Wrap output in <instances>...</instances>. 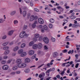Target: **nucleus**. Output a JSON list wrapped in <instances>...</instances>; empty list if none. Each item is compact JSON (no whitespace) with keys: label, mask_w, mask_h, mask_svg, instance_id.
I'll return each instance as SVG.
<instances>
[{"label":"nucleus","mask_w":80,"mask_h":80,"mask_svg":"<svg viewBox=\"0 0 80 80\" xmlns=\"http://www.w3.org/2000/svg\"><path fill=\"white\" fill-rule=\"evenodd\" d=\"M28 34L25 33V32L22 31V32H21L19 34V37L21 38H23L24 37H28Z\"/></svg>","instance_id":"1"},{"label":"nucleus","mask_w":80,"mask_h":80,"mask_svg":"<svg viewBox=\"0 0 80 80\" xmlns=\"http://www.w3.org/2000/svg\"><path fill=\"white\" fill-rule=\"evenodd\" d=\"M74 24H72V27L73 28H77L80 26L79 23H77V21H74Z\"/></svg>","instance_id":"2"},{"label":"nucleus","mask_w":80,"mask_h":80,"mask_svg":"<svg viewBox=\"0 0 80 80\" xmlns=\"http://www.w3.org/2000/svg\"><path fill=\"white\" fill-rule=\"evenodd\" d=\"M26 65L25 63H21L18 64V67L19 68H23L26 67Z\"/></svg>","instance_id":"3"},{"label":"nucleus","mask_w":80,"mask_h":80,"mask_svg":"<svg viewBox=\"0 0 80 80\" xmlns=\"http://www.w3.org/2000/svg\"><path fill=\"white\" fill-rule=\"evenodd\" d=\"M22 9L23 10H26L27 9V7L22 6L21 8H19V11L21 14H22Z\"/></svg>","instance_id":"4"},{"label":"nucleus","mask_w":80,"mask_h":80,"mask_svg":"<svg viewBox=\"0 0 80 80\" xmlns=\"http://www.w3.org/2000/svg\"><path fill=\"white\" fill-rule=\"evenodd\" d=\"M43 40L44 42L45 43H48L49 41H48V38L47 37H45L43 38Z\"/></svg>","instance_id":"5"},{"label":"nucleus","mask_w":80,"mask_h":80,"mask_svg":"<svg viewBox=\"0 0 80 80\" xmlns=\"http://www.w3.org/2000/svg\"><path fill=\"white\" fill-rule=\"evenodd\" d=\"M38 22L40 24H43L44 23L43 20L42 18H39L38 19Z\"/></svg>","instance_id":"6"},{"label":"nucleus","mask_w":80,"mask_h":80,"mask_svg":"<svg viewBox=\"0 0 80 80\" xmlns=\"http://www.w3.org/2000/svg\"><path fill=\"white\" fill-rule=\"evenodd\" d=\"M14 32V31L13 30H10L8 32V35L9 36H11V35H12Z\"/></svg>","instance_id":"7"},{"label":"nucleus","mask_w":80,"mask_h":80,"mask_svg":"<svg viewBox=\"0 0 80 80\" xmlns=\"http://www.w3.org/2000/svg\"><path fill=\"white\" fill-rule=\"evenodd\" d=\"M8 66L7 65H4L2 67V69L3 70H8Z\"/></svg>","instance_id":"8"},{"label":"nucleus","mask_w":80,"mask_h":80,"mask_svg":"<svg viewBox=\"0 0 80 80\" xmlns=\"http://www.w3.org/2000/svg\"><path fill=\"white\" fill-rule=\"evenodd\" d=\"M34 19H35V17L33 15H32L30 17V22H33L34 20Z\"/></svg>","instance_id":"9"},{"label":"nucleus","mask_w":80,"mask_h":80,"mask_svg":"<svg viewBox=\"0 0 80 80\" xmlns=\"http://www.w3.org/2000/svg\"><path fill=\"white\" fill-rule=\"evenodd\" d=\"M53 61H54V60H52L51 61L50 63H48L47 64V67H50V65H53V63L52 62H53Z\"/></svg>","instance_id":"10"},{"label":"nucleus","mask_w":80,"mask_h":80,"mask_svg":"<svg viewBox=\"0 0 80 80\" xmlns=\"http://www.w3.org/2000/svg\"><path fill=\"white\" fill-rule=\"evenodd\" d=\"M34 51L32 50H31L29 51V55H32L34 54Z\"/></svg>","instance_id":"11"},{"label":"nucleus","mask_w":80,"mask_h":80,"mask_svg":"<svg viewBox=\"0 0 80 80\" xmlns=\"http://www.w3.org/2000/svg\"><path fill=\"white\" fill-rule=\"evenodd\" d=\"M10 53V50H6L4 51V54L5 55H8Z\"/></svg>","instance_id":"12"},{"label":"nucleus","mask_w":80,"mask_h":80,"mask_svg":"<svg viewBox=\"0 0 80 80\" xmlns=\"http://www.w3.org/2000/svg\"><path fill=\"white\" fill-rule=\"evenodd\" d=\"M25 63H29L30 62V59L28 58H27L25 59Z\"/></svg>","instance_id":"13"},{"label":"nucleus","mask_w":80,"mask_h":80,"mask_svg":"<svg viewBox=\"0 0 80 80\" xmlns=\"http://www.w3.org/2000/svg\"><path fill=\"white\" fill-rule=\"evenodd\" d=\"M57 8L58 9H59L60 11H61V12H63L64 10L63 8L60 6H58Z\"/></svg>","instance_id":"14"},{"label":"nucleus","mask_w":80,"mask_h":80,"mask_svg":"<svg viewBox=\"0 0 80 80\" xmlns=\"http://www.w3.org/2000/svg\"><path fill=\"white\" fill-rule=\"evenodd\" d=\"M37 45L38 48H39V49H40V48H42V43H39Z\"/></svg>","instance_id":"15"},{"label":"nucleus","mask_w":80,"mask_h":80,"mask_svg":"<svg viewBox=\"0 0 80 80\" xmlns=\"http://www.w3.org/2000/svg\"><path fill=\"white\" fill-rule=\"evenodd\" d=\"M5 21V20L2 18H0V23H3Z\"/></svg>","instance_id":"16"},{"label":"nucleus","mask_w":80,"mask_h":80,"mask_svg":"<svg viewBox=\"0 0 80 80\" xmlns=\"http://www.w3.org/2000/svg\"><path fill=\"white\" fill-rule=\"evenodd\" d=\"M17 63H18V64H20V63H21L22 60L20 59H18L17 60Z\"/></svg>","instance_id":"17"},{"label":"nucleus","mask_w":80,"mask_h":80,"mask_svg":"<svg viewBox=\"0 0 80 80\" xmlns=\"http://www.w3.org/2000/svg\"><path fill=\"white\" fill-rule=\"evenodd\" d=\"M26 55H27V53H26V52H23L22 53H21V57H25V56H26Z\"/></svg>","instance_id":"18"},{"label":"nucleus","mask_w":80,"mask_h":80,"mask_svg":"<svg viewBox=\"0 0 80 80\" xmlns=\"http://www.w3.org/2000/svg\"><path fill=\"white\" fill-rule=\"evenodd\" d=\"M32 48L33 49H37L38 48L37 44H34L32 46Z\"/></svg>","instance_id":"19"},{"label":"nucleus","mask_w":80,"mask_h":80,"mask_svg":"<svg viewBox=\"0 0 80 80\" xmlns=\"http://www.w3.org/2000/svg\"><path fill=\"white\" fill-rule=\"evenodd\" d=\"M24 72L25 73H28L30 72V69L27 68L24 70Z\"/></svg>","instance_id":"20"},{"label":"nucleus","mask_w":80,"mask_h":80,"mask_svg":"<svg viewBox=\"0 0 80 80\" xmlns=\"http://www.w3.org/2000/svg\"><path fill=\"white\" fill-rule=\"evenodd\" d=\"M57 55H58V52H55L53 53V57H57Z\"/></svg>","instance_id":"21"},{"label":"nucleus","mask_w":80,"mask_h":80,"mask_svg":"<svg viewBox=\"0 0 80 80\" xmlns=\"http://www.w3.org/2000/svg\"><path fill=\"white\" fill-rule=\"evenodd\" d=\"M8 44V42H4L2 44V46H3L4 47L5 46H6V45H7Z\"/></svg>","instance_id":"22"},{"label":"nucleus","mask_w":80,"mask_h":80,"mask_svg":"<svg viewBox=\"0 0 80 80\" xmlns=\"http://www.w3.org/2000/svg\"><path fill=\"white\" fill-rule=\"evenodd\" d=\"M16 13V11H12L11 13V15H14Z\"/></svg>","instance_id":"23"},{"label":"nucleus","mask_w":80,"mask_h":80,"mask_svg":"<svg viewBox=\"0 0 80 80\" xmlns=\"http://www.w3.org/2000/svg\"><path fill=\"white\" fill-rule=\"evenodd\" d=\"M18 50V46L14 48L13 49V51L14 52H16L17 50Z\"/></svg>","instance_id":"24"},{"label":"nucleus","mask_w":80,"mask_h":80,"mask_svg":"<svg viewBox=\"0 0 80 80\" xmlns=\"http://www.w3.org/2000/svg\"><path fill=\"white\" fill-rule=\"evenodd\" d=\"M22 14L23 17H25V16H26V15H27V12L26 11H24L22 12Z\"/></svg>","instance_id":"25"},{"label":"nucleus","mask_w":80,"mask_h":80,"mask_svg":"<svg viewBox=\"0 0 80 80\" xmlns=\"http://www.w3.org/2000/svg\"><path fill=\"white\" fill-rule=\"evenodd\" d=\"M43 28L45 30H48V28L46 25H44L43 26Z\"/></svg>","instance_id":"26"},{"label":"nucleus","mask_w":80,"mask_h":80,"mask_svg":"<svg viewBox=\"0 0 80 80\" xmlns=\"http://www.w3.org/2000/svg\"><path fill=\"white\" fill-rule=\"evenodd\" d=\"M50 22L51 23H54L55 21L54 20V19L53 18H51L50 19Z\"/></svg>","instance_id":"27"},{"label":"nucleus","mask_w":80,"mask_h":80,"mask_svg":"<svg viewBox=\"0 0 80 80\" xmlns=\"http://www.w3.org/2000/svg\"><path fill=\"white\" fill-rule=\"evenodd\" d=\"M23 52V50L20 49L18 51V53L20 54L21 53H22Z\"/></svg>","instance_id":"28"},{"label":"nucleus","mask_w":80,"mask_h":80,"mask_svg":"<svg viewBox=\"0 0 80 80\" xmlns=\"http://www.w3.org/2000/svg\"><path fill=\"white\" fill-rule=\"evenodd\" d=\"M51 41L52 42H55V38H51Z\"/></svg>","instance_id":"29"},{"label":"nucleus","mask_w":80,"mask_h":80,"mask_svg":"<svg viewBox=\"0 0 80 80\" xmlns=\"http://www.w3.org/2000/svg\"><path fill=\"white\" fill-rule=\"evenodd\" d=\"M18 22V21L17 20H14L13 21V23L14 25H17Z\"/></svg>","instance_id":"30"},{"label":"nucleus","mask_w":80,"mask_h":80,"mask_svg":"<svg viewBox=\"0 0 80 80\" xmlns=\"http://www.w3.org/2000/svg\"><path fill=\"white\" fill-rule=\"evenodd\" d=\"M75 16H69V18H70L71 19H75Z\"/></svg>","instance_id":"31"},{"label":"nucleus","mask_w":80,"mask_h":80,"mask_svg":"<svg viewBox=\"0 0 80 80\" xmlns=\"http://www.w3.org/2000/svg\"><path fill=\"white\" fill-rule=\"evenodd\" d=\"M36 56H37V54H34L33 56L31 57V59H35V58H36Z\"/></svg>","instance_id":"32"},{"label":"nucleus","mask_w":80,"mask_h":80,"mask_svg":"<svg viewBox=\"0 0 80 80\" xmlns=\"http://www.w3.org/2000/svg\"><path fill=\"white\" fill-rule=\"evenodd\" d=\"M17 68H18V67L17 66H14L12 68V69L14 70H16Z\"/></svg>","instance_id":"33"},{"label":"nucleus","mask_w":80,"mask_h":80,"mask_svg":"<svg viewBox=\"0 0 80 80\" xmlns=\"http://www.w3.org/2000/svg\"><path fill=\"white\" fill-rule=\"evenodd\" d=\"M7 36L6 35H4L2 37V40H5V39H6L7 38Z\"/></svg>","instance_id":"34"},{"label":"nucleus","mask_w":80,"mask_h":80,"mask_svg":"<svg viewBox=\"0 0 80 80\" xmlns=\"http://www.w3.org/2000/svg\"><path fill=\"white\" fill-rule=\"evenodd\" d=\"M35 38H38L39 37H40V35H39V34H36L35 35Z\"/></svg>","instance_id":"35"},{"label":"nucleus","mask_w":80,"mask_h":80,"mask_svg":"<svg viewBox=\"0 0 80 80\" xmlns=\"http://www.w3.org/2000/svg\"><path fill=\"white\" fill-rule=\"evenodd\" d=\"M33 44H34V42H31L29 43V46H32Z\"/></svg>","instance_id":"36"},{"label":"nucleus","mask_w":80,"mask_h":80,"mask_svg":"<svg viewBox=\"0 0 80 80\" xmlns=\"http://www.w3.org/2000/svg\"><path fill=\"white\" fill-rule=\"evenodd\" d=\"M43 40V37L42 36H41L39 37V41H41Z\"/></svg>","instance_id":"37"},{"label":"nucleus","mask_w":80,"mask_h":80,"mask_svg":"<svg viewBox=\"0 0 80 80\" xmlns=\"http://www.w3.org/2000/svg\"><path fill=\"white\" fill-rule=\"evenodd\" d=\"M25 43H22L21 46V48H23L24 47H25Z\"/></svg>","instance_id":"38"},{"label":"nucleus","mask_w":80,"mask_h":80,"mask_svg":"<svg viewBox=\"0 0 80 80\" xmlns=\"http://www.w3.org/2000/svg\"><path fill=\"white\" fill-rule=\"evenodd\" d=\"M73 11L75 12H80V10H79L77 9H74L73 10Z\"/></svg>","instance_id":"39"},{"label":"nucleus","mask_w":80,"mask_h":80,"mask_svg":"<svg viewBox=\"0 0 80 80\" xmlns=\"http://www.w3.org/2000/svg\"><path fill=\"white\" fill-rule=\"evenodd\" d=\"M12 60L10 59L8 61H7V63H10L11 62H12Z\"/></svg>","instance_id":"40"},{"label":"nucleus","mask_w":80,"mask_h":80,"mask_svg":"<svg viewBox=\"0 0 80 80\" xmlns=\"http://www.w3.org/2000/svg\"><path fill=\"white\" fill-rule=\"evenodd\" d=\"M27 28V25H24L23 27V30H26Z\"/></svg>","instance_id":"41"},{"label":"nucleus","mask_w":80,"mask_h":80,"mask_svg":"<svg viewBox=\"0 0 80 80\" xmlns=\"http://www.w3.org/2000/svg\"><path fill=\"white\" fill-rule=\"evenodd\" d=\"M33 40L34 42H37V38H34L33 39Z\"/></svg>","instance_id":"42"},{"label":"nucleus","mask_w":80,"mask_h":80,"mask_svg":"<svg viewBox=\"0 0 80 80\" xmlns=\"http://www.w3.org/2000/svg\"><path fill=\"white\" fill-rule=\"evenodd\" d=\"M44 50H48V47L47 46H45L44 47Z\"/></svg>","instance_id":"43"},{"label":"nucleus","mask_w":80,"mask_h":80,"mask_svg":"<svg viewBox=\"0 0 80 80\" xmlns=\"http://www.w3.org/2000/svg\"><path fill=\"white\" fill-rule=\"evenodd\" d=\"M24 1L27 3H30V0H24Z\"/></svg>","instance_id":"44"},{"label":"nucleus","mask_w":80,"mask_h":80,"mask_svg":"<svg viewBox=\"0 0 80 80\" xmlns=\"http://www.w3.org/2000/svg\"><path fill=\"white\" fill-rule=\"evenodd\" d=\"M9 48L8 47H5L3 48V49L4 50H7Z\"/></svg>","instance_id":"45"},{"label":"nucleus","mask_w":80,"mask_h":80,"mask_svg":"<svg viewBox=\"0 0 80 80\" xmlns=\"http://www.w3.org/2000/svg\"><path fill=\"white\" fill-rule=\"evenodd\" d=\"M66 39H65V41H70V38H66Z\"/></svg>","instance_id":"46"},{"label":"nucleus","mask_w":80,"mask_h":80,"mask_svg":"<svg viewBox=\"0 0 80 80\" xmlns=\"http://www.w3.org/2000/svg\"><path fill=\"white\" fill-rule=\"evenodd\" d=\"M46 73L47 75H48V76H49V75H50V72L47 71Z\"/></svg>","instance_id":"47"},{"label":"nucleus","mask_w":80,"mask_h":80,"mask_svg":"<svg viewBox=\"0 0 80 80\" xmlns=\"http://www.w3.org/2000/svg\"><path fill=\"white\" fill-rule=\"evenodd\" d=\"M3 59H7L8 58V56H5L3 58Z\"/></svg>","instance_id":"48"},{"label":"nucleus","mask_w":80,"mask_h":80,"mask_svg":"<svg viewBox=\"0 0 80 80\" xmlns=\"http://www.w3.org/2000/svg\"><path fill=\"white\" fill-rule=\"evenodd\" d=\"M36 27V24H35L34 23H33L32 25V28H35Z\"/></svg>","instance_id":"49"},{"label":"nucleus","mask_w":80,"mask_h":80,"mask_svg":"<svg viewBox=\"0 0 80 80\" xmlns=\"http://www.w3.org/2000/svg\"><path fill=\"white\" fill-rule=\"evenodd\" d=\"M49 27L50 28H52V24H49Z\"/></svg>","instance_id":"50"},{"label":"nucleus","mask_w":80,"mask_h":80,"mask_svg":"<svg viewBox=\"0 0 80 80\" xmlns=\"http://www.w3.org/2000/svg\"><path fill=\"white\" fill-rule=\"evenodd\" d=\"M30 5H31V7H32L33 6V1H31L30 2Z\"/></svg>","instance_id":"51"},{"label":"nucleus","mask_w":80,"mask_h":80,"mask_svg":"<svg viewBox=\"0 0 80 80\" xmlns=\"http://www.w3.org/2000/svg\"><path fill=\"white\" fill-rule=\"evenodd\" d=\"M6 63V61L4 60V61H2V64H5Z\"/></svg>","instance_id":"52"},{"label":"nucleus","mask_w":80,"mask_h":80,"mask_svg":"<svg viewBox=\"0 0 80 80\" xmlns=\"http://www.w3.org/2000/svg\"><path fill=\"white\" fill-rule=\"evenodd\" d=\"M66 64V62L65 63H63L61 65V66H62V67H65V64Z\"/></svg>","instance_id":"53"},{"label":"nucleus","mask_w":80,"mask_h":80,"mask_svg":"<svg viewBox=\"0 0 80 80\" xmlns=\"http://www.w3.org/2000/svg\"><path fill=\"white\" fill-rule=\"evenodd\" d=\"M78 65H79V63H78V64H76L75 66V68H77L78 67Z\"/></svg>","instance_id":"54"},{"label":"nucleus","mask_w":80,"mask_h":80,"mask_svg":"<svg viewBox=\"0 0 80 80\" xmlns=\"http://www.w3.org/2000/svg\"><path fill=\"white\" fill-rule=\"evenodd\" d=\"M13 44V42H11L9 43V45H12Z\"/></svg>","instance_id":"55"},{"label":"nucleus","mask_w":80,"mask_h":80,"mask_svg":"<svg viewBox=\"0 0 80 80\" xmlns=\"http://www.w3.org/2000/svg\"><path fill=\"white\" fill-rule=\"evenodd\" d=\"M11 75H15V72H11L10 73Z\"/></svg>","instance_id":"56"},{"label":"nucleus","mask_w":80,"mask_h":80,"mask_svg":"<svg viewBox=\"0 0 80 80\" xmlns=\"http://www.w3.org/2000/svg\"><path fill=\"white\" fill-rule=\"evenodd\" d=\"M34 11H35V12H38L39 11L38 9L37 8H34Z\"/></svg>","instance_id":"57"},{"label":"nucleus","mask_w":80,"mask_h":80,"mask_svg":"<svg viewBox=\"0 0 80 80\" xmlns=\"http://www.w3.org/2000/svg\"><path fill=\"white\" fill-rule=\"evenodd\" d=\"M56 77L57 78H60V76L59 75H58L56 76Z\"/></svg>","instance_id":"58"},{"label":"nucleus","mask_w":80,"mask_h":80,"mask_svg":"<svg viewBox=\"0 0 80 80\" xmlns=\"http://www.w3.org/2000/svg\"><path fill=\"white\" fill-rule=\"evenodd\" d=\"M16 73L17 74H20V71H17L16 72Z\"/></svg>","instance_id":"59"},{"label":"nucleus","mask_w":80,"mask_h":80,"mask_svg":"<svg viewBox=\"0 0 80 80\" xmlns=\"http://www.w3.org/2000/svg\"><path fill=\"white\" fill-rule=\"evenodd\" d=\"M75 46L76 47H79L80 48V45H78V44H76Z\"/></svg>","instance_id":"60"},{"label":"nucleus","mask_w":80,"mask_h":80,"mask_svg":"<svg viewBox=\"0 0 80 80\" xmlns=\"http://www.w3.org/2000/svg\"><path fill=\"white\" fill-rule=\"evenodd\" d=\"M75 57L76 58H77L78 57V54H76L75 56Z\"/></svg>","instance_id":"61"},{"label":"nucleus","mask_w":80,"mask_h":80,"mask_svg":"<svg viewBox=\"0 0 80 80\" xmlns=\"http://www.w3.org/2000/svg\"><path fill=\"white\" fill-rule=\"evenodd\" d=\"M42 77H43V75H42V74H40L39 75V78H42Z\"/></svg>","instance_id":"62"},{"label":"nucleus","mask_w":80,"mask_h":80,"mask_svg":"<svg viewBox=\"0 0 80 80\" xmlns=\"http://www.w3.org/2000/svg\"><path fill=\"white\" fill-rule=\"evenodd\" d=\"M59 18H63V16H59Z\"/></svg>","instance_id":"63"},{"label":"nucleus","mask_w":80,"mask_h":80,"mask_svg":"<svg viewBox=\"0 0 80 80\" xmlns=\"http://www.w3.org/2000/svg\"><path fill=\"white\" fill-rule=\"evenodd\" d=\"M50 78H51V77H49L48 78H46V80H50Z\"/></svg>","instance_id":"64"}]
</instances>
